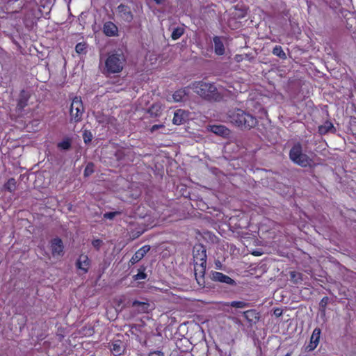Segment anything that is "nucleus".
I'll list each match as a JSON object with an SVG mask.
<instances>
[{"label": "nucleus", "mask_w": 356, "mask_h": 356, "mask_svg": "<svg viewBox=\"0 0 356 356\" xmlns=\"http://www.w3.org/2000/svg\"><path fill=\"white\" fill-rule=\"evenodd\" d=\"M194 273L200 286H205V273L207 267V249L202 244H195L193 249Z\"/></svg>", "instance_id": "f257e3e1"}, {"label": "nucleus", "mask_w": 356, "mask_h": 356, "mask_svg": "<svg viewBox=\"0 0 356 356\" xmlns=\"http://www.w3.org/2000/svg\"><path fill=\"white\" fill-rule=\"evenodd\" d=\"M229 118L232 123L237 127L245 129H250L254 127L257 122L255 118L241 109L230 111Z\"/></svg>", "instance_id": "f03ea898"}, {"label": "nucleus", "mask_w": 356, "mask_h": 356, "mask_svg": "<svg viewBox=\"0 0 356 356\" xmlns=\"http://www.w3.org/2000/svg\"><path fill=\"white\" fill-rule=\"evenodd\" d=\"M191 88L198 95L209 100H218L220 95L217 92L216 87L210 83L197 81L193 83Z\"/></svg>", "instance_id": "7ed1b4c3"}, {"label": "nucleus", "mask_w": 356, "mask_h": 356, "mask_svg": "<svg viewBox=\"0 0 356 356\" xmlns=\"http://www.w3.org/2000/svg\"><path fill=\"white\" fill-rule=\"evenodd\" d=\"M124 58L121 53H113L108 56L106 60V67L110 73L120 72L123 68Z\"/></svg>", "instance_id": "20e7f679"}, {"label": "nucleus", "mask_w": 356, "mask_h": 356, "mask_svg": "<svg viewBox=\"0 0 356 356\" xmlns=\"http://www.w3.org/2000/svg\"><path fill=\"white\" fill-rule=\"evenodd\" d=\"M289 156L295 163L302 167H307L312 163V159H310L307 154L302 152V147L299 144L292 147L290 151Z\"/></svg>", "instance_id": "39448f33"}, {"label": "nucleus", "mask_w": 356, "mask_h": 356, "mask_svg": "<svg viewBox=\"0 0 356 356\" xmlns=\"http://www.w3.org/2000/svg\"><path fill=\"white\" fill-rule=\"evenodd\" d=\"M84 113V108L81 97H75L72 99L70 108V119L74 122H80Z\"/></svg>", "instance_id": "423d86ee"}, {"label": "nucleus", "mask_w": 356, "mask_h": 356, "mask_svg": "<svg viewBox=\"0 0 356 356\" xmlns=\"http://www.w3.org/2000/svg\"><path fill=\"white\" fill-rule=\"evenodd\" d=\"M50 249L54 257H62L64 254V245L61 238L56 237L50 241Z\"/></svg>", "instance_id": "0eeeda50"}, {"label": "nucleus", "mask_w": 356, "mask_h": 356, "mask_svg": "<svg viewBox=\"0 0 356 356\" xmlns=\"http://www.w3.org/2000/svg\"><path fill=\"white\" fill-rule=\"evenodd\" d=\"M211 279L214 282L226 284L230 286H236L234 280L220 272L212 271L211 273Z\"/></svg>", "instance_id": "6e6552de"}, {"label": "nucleus", "mask_w": 356, "mask_h": 356, "mask_svg": "<svg viewBox=\"0 0 356 356\" xmlns=\"http://www.w3.org/2000/svg\"><path fill=\"white\" fill-rule=\"evenodd\" d=\"M90 265V259L88 255L84 254H80L75 263L76 268L81 270L83 274H86L88 272Z\"/></svg>", "instance_id": "1a4fd4ad"}, {"label": "nucleus", "mask_w": 356, "mask_h": 356, "mask_svg": "<svg viewBox=\"0 0 356 356\" xmlns=\"http://www.w3.org/2000/svg\"><path fill=\"white\" fill-rule=\"evenodd\" d=\"M150 250V245H145L138 250L129 260V264L134 265L140 261Z\"/></svg>", "instance_id": "9d476101"}, {"label": "nucleus", "mask_w": 356, "mask_h": 356, "mask_svg": "<svg viewBox=\"0 0 356 356\" xmlns=\"http://www.w3.org/2000/svg\"><path fill=\"white\" fill-rule=\"evenodd\" d=\"M244 318L250 324H256L260 318V314L256 309H249L243 312Z\"/></svg>", "instance_id": "9b49d317"}, {"label": "nucleus", "mask_w": 356, "mask_h": 356, "mask_svg": "<svg viewBox=\"0 0 356 356\" xmlns=\"http://www.w3.org/2000/svg\"><path fill=\"white\" fill-rule=\"evenodd\" d=\"M110 350L114 356H120L124 354L125 348L123 342L118 339L111 342Z\"/></svg>", "instance_id": "f8f14e48"}, {"label": "nucleus", "mask_w": 356, "mask_h": 356, "mask_svg": "<svg viewBox=\"0 0 356 356\" xmlns=\"http://www.w3.org/2000/svg\"><path fill=\"white\" fill-rule=\"evenodd\" d=\"M188 88H184L175 91L172 96L168 97L167 100L170 102H179L188 95Z\"/></svg>", "instance_id": "ddd939ff"}, {"label": "nucleus", "mask_w": 356, "mask_h": 356, "mask_svg": "<svg viewBox=\"0 0 356 356\" xmlns=\"http://www.w3.org/2000/svg\"><path fill=\"white\" fill-rule=\"evenodd\" d=\"M187 118L188 113L184 110L179 109L174 114L172 122L174 124L180 125L185 122Z\"/></svg>", "instance_id": "4468645a"}, {"label": "nucleus", "mask_w": 356, "mask_h": 356, "mask_svg": "<svg viewBox=\"0 0 356 356\" xmlns=\"http://www.w3.org/2000/svg\"><path fill=\"white\" fill-rule=\"evenodd\" d=\"M104 33L109 37L118 35V27L111 22H106L103 28Z\"/></svg>", "instance_id": "2eb2a0df"}, {"label": "nucleus", "mask_w": 356, "mask_h": 356, "mask_svg": "<svg viewBox=\"0 0 356 356\" xmlns=\"http://www.w3.org/2000/svg\"><path fill=\"white\" fill-rule=\"evenodd\" d=\"M214 51L218 55H223L225 54L224 44L220 37L216 36L213 38Z\"/></svg>", "instance_id": "dca6fc26"}, {"label": "nucleus", "mask_w": 356, "mask_h": 356, "mask_svg": "<svg viewBox=\"0 0 356 356\" xmlns=\"http://www.w3.org/2000/svg\"><path fill=\"white\" fill-rule=\"evenodd\" d=\"M209 129L213 133L219 136H227L229 134V129L223 125H213L209 127Z\"/></svg>", "instance_id": "f3484780"}, {"label": "nucleus", "mask_w": 356, "mask_h": 356, "mask_svg": "<svg viewBox=\"0 0 356 356\" xmlns=\"http://www.w3.org/2000/svg\"><path fill=\"white\" fill-rule=\"evenodd\" d=\"M318 131L321 134H326L329 132H334L335 128L332 122L326 121L323 124L318 127Z\"/></svg>", "instance_id": "a211bd4d"}, {"label": "nucleus", "mask_w": 356, "mask_h": 356, "mask_svg": "<svg viewBox=\"0 0 356 356\" xmlns=\"http://www.w3.org/2000/svg\"><path fill=\"white\" fill-rule=\"evenodd\" d=\"M149 303L145 302H140L138 300H134L132 302V307L137 309L138 312L140 313H145L148 310Z\"/></svg>", "instance_id": "6ab92c4d"}, {"label": "nucleus", "mask_w": 356, "mask_h": 356, "mask_svg": "<svg viewBox=\"0 0 356 356\" xmlns=\"http://www.w3.org/2000/svg\"><path fill=\"white\" fill-rule=\"evenodd\" d=\"M29 98V93L25 91H22L18 100L17 108L20 110L23 109L27 105Z\"/></svg>", "instance_id": "aec40b11"}, {"label": "nucleus", "mask_w": 356, "mask_h": 356, "mask_svg": "<svg viewBox=\"0 0 356 356\" xmlns=\"http://www.w3.org/2000/svg\"><path fill=\"white\" fill-rule=\"evenodd\" d=\"M147 228L140 227H138L136 228L135 229H132L130 232H129V238L131 241L135 240L138 238L139 236H140L146 230Z\"/></svg>", "instance_id": "412c9836"}, {"label": "nucleus", "mask_w": 356, "mask_h": 356, "mask_svg": "<svg viewBox=\"0 0 356 356\" xmlns=\"http://www.w3.org/2000/svg\"><path fill=\"white\" fill-rule=\"evenodd\" d=\"M163 111V106L161 104L156 103L153 104L149 109V113L152 116H159Z\"/></svg>", "instance_id": "4be33fe9"}, {"label": "nucleus", "mask_w": 356, "mask_h": 356, "mask_svg": "<svg viewBox=\"0 0 356 356\" xmlns=\"http://www.w3.org/2000/svg\"><path fill=\"white\" fill-rule=\"evenodd\" d=\"M225 305L231 306L235 308H244L248 306V303L243 301H232L230 302H227Z\"/></svg>", "instance_id": "5701e85b"}, {"label": "nucleus", "mask_w": 356, "mask_h": 356, "mask_svg": "<svg viewBox=\"0 0 356 356\" xmlns=\"http://www.w3.org/2000/svg\"><path fill=\"white\" fill-rule=\"evenodd\" d=\"M273 54L282 59L286 57L281 46H275L273 50Z\"/></svg>", "instance_id": "b1692460"}, {"label": "nucleus", "mask_w": 356, "mask_h": 356, "mask_svg": "<svg viewBox=\"0 0 356 356\" xmlns=\"http://www.w3.org/2000/svg\"><path fill=\"white\" fill-rule=\"evenodd\" d=\"M203 238L209 241L211 243H216L218 241L217 236L210 232H204L203 234Z\"/></svg>", "instance_id": "393cba45"}, {"label": "nucleus", "mask_w": 356, "mask_h": 356, "mask_svg": "<svg viewBox=\"0 0 356 356\" xmlns=\"http://www.w3.org/2000/svg\"><path fill=\"white\" fill-rule=\"evenodd\" d=\"M184 34V29L180 27L175 29L171 34L172 40H176Z\"/></svg>", "instance_id": "a878e982"}, {"label": "nucleus", "mask_w": 356, "mask_h": 356, "mask_svg": "<svg viewBox=\"0 0 356 356\" xmlns=\"http://www.w3.org/2000/svg\"><path fill=\"white\" fill-rule=\"evenodd\" d=\"M321 333V329L318 327H316L312 332L310 340L319 343Z\"/></svg>", "instance_id": "bb28decb"}, {"label": "nucleus", "mask_w": 356, "mask_h": 356, "mask_svg": "<svg viewBox=\"0 0 356 356\" xmlns=\"http://www.w3.org/2000/svg\"><path fill=\"white\" fill-rule=\"evenodd\" d=\"M290 277L291 280L296 284L302 280L301 274L296 271H291L290 273Z\"/></svg>", "instance_id": "cd10ccee"}, {"label": "nucleus", "mask_w": 356, "mask_h": 356, "mask_svg": "<svg viewBox=\"0 0 356 356\" xmlns=\"http://www.w3.org/2000/svg\"><path fill=\"white\" fill-rule=\"evenodd\" d=\"M5 188L10 192L14 191L16 188V181L14 179H10L5 184Z\"/></svg>", "instance_id": "c85d7f7f"}, {"label": "nucleus", "mask_w": 356, "mask_h": 356, "mask_svg": "<svg viewBox=\"0 0 356 356\" xmlns=\"http://www.w3.org/2000/svg\"><path fill=\"white\" fill-rule=\"evenodd\" d=\"M328 302H329V298L327 296H325L321 300V301L319 302V307H320V310L322 312H323V313L325 312V309H326Z\"/></svg>", "instance_id": "c756f323"}, {"label": "nucleus", "mask_w": 356, "mask_h": 356, "mask_svg": "<svg viewBox=\"0 0 356 356\" xmlns=\"http://www.w3.org/2000/svg\"><path fill=\"white\" fill-rule=\"evenodd\" d=\"M118 9L120 12L124 11V15H125L124 18L126 20L130 21L132 19V15H131L130 11H127L126 10L127 8L124 6H122V5L118 7Z\"/></svg>", "instance_id": "7c9ffc66"}, {"label": "nucleus", "mask_w": 356, "mask_h": 356, "mask_svg": "<svg viewBox=\"0 0 356 356\" xmlns=\"http://www.w3.org/2000/svg\"><path fill=\"white\" fill-rule=\"evenodd\" d=\"M94 172V165L91 163H88L84 170V176L88 177Z\"/></svg>", "instance_id": "2f4dec72"}, {"label": "nucleus", "mask_w": 356, "mask_h": 356, "mask_svg": "<svg viewBox=\"0 0 356 356\" xmlns=\"http://www.w3.org/2000/svg\"><path fill=\"white\" fill-rule=\"evenodd\" d=\"M120 214V212L119 211L107 212L104 214V217L107 220H112L116 216H118Z\"/></svg>", "instance_id": "473e14b6"}, {"label": "nucleus", "mask_w": 356, "mask_h": 356, "mask_svg": "<svg viewBox=\"0 0 356 356\" xmlns=\"http://www.w3.org/2000/svg\"><path fill=\"white\" fill-rule=\"evenodd\" d=\"M86 46L84 43H78L76 45L75 50L78 54H83L86 51Z\"/></svg>", "instance_id": "72a5a7b5"}, {"label": "nucleus", "mask_w": 356, "mask_h": 356, "mask_svg": "<svg viewBox=\"0 0 356 356\" xmlns=\"http://www.w3.org/2000/svg\"><path fill=\"white\" fill-rule=\"evenodd\" d=\"M58 147L62 149H68L70 147V142L68 140H63L58 144Z\"/></svg>", "instance_id": "f704fd0d"}, {"label": "nucleus", "mask_w": 356, "mask_h": 356, "mask_svg": "<svg viewBox=\"0 0 356 356\" xmlns=\"http://www.w3.org/2000/svg\"><path fill=\"white\" fill-rule=\"evenodd\" d=\"M102 244H103V241L101 239H94L92 241V245L97 251L99 250Z\"/></svg>", "instance_id": "c9c22d12"}, {"label": "nucleus", "mask_w": 356, "mask_h": 356, "mask_svg": "<svg viewBox=\"0 0 356 356\" xmlns=\"http://www.w3.org/2000/svg\"><path fill=\"white\" fill-rule=\"evenodd\" d=\"M83 140L86 143H88L92 140V135L91 132L85 131L83 134Z\"/></svg>", "instance_id": "e433bc0d"}, {"label": "nucleus", "mask_w": 356, "mask_h": 356, "mask_svg": "<svg viewBox=\"0 0 356 356\" xmlns=\"http://www.w3.org/2000/svg\"><path fill=\"white\" fill-rule=\"evenodd\" d=\"M147 277V274L144 272V270L139 272L134 276L135 280H145Z\"/></svg>", "instance_id": "4c0bfd02"}, {"label": "nucleus", "mask_w": 356, "mask_h": 356, "mask_svg": "<svg viewBox=\"0 0 356 356\" xmlns=\"http://www.w3.org/2000/svg\"><path fill=\"white\" fill-rule=\"evenodd\" d=\"M318 345V343L310 340L309 345L306 347V350H307L308 351L314 350L317 347Z\"/></svg>", "instance_id": "58836bf2"}, {"label": "nucleus", "mask_w": 356, "mask_h": 356, "mask_svg": "<svg viewBox=\"0 0 356 356\" xmlns=\"http://www.w3.org/2000/svg\"><path fill=\"white\" fill-rule=\"evenodd\" d=\"M147 356H165V355L161 350H153L150 351Z\"/></svg>", "instance_id": "ea45409f"}, {"label": "nucleus", "mask_w": 356, "mask_h": 356, "mask_svg": "<svg viewBox=\"0 0 356 356\" xmlns=\"http://www.w3.org/2000/svg\"><path fill=\"white\" fill-rule=\"evenodd\" d=\"M273 314L277 317L281 316L282 315V309H281L280 308L274 309Z\"/></svg>", "instance_id": "a19ab883"}, {"label": "nucleus", "mask_w": 356, "mask_h": 356, "mask_svg": "<svg viewBox=\"0 0 356 356\" xmlns=\"http://www.w3.org/2000/svg\"><path fill=\"white\" fill-rule=\"evenodd\" d=\"M215 267L218 270H222V264L219 260L215 261Z\"/></svg>", "instance_id": "79ce46f5"}, {"label": "nucleus", "mask_w": 356, "mask_h": 356, "mask_svg": "<svg viewBox=\"0 0 356 356\" xmlns=\"http://www.w3.org/2000/svg\"><path fill=\"white\" fill-rule=\"evenodd\" d=\"M163 124H155V125H153L151 128V131L153 132L156 130H157L158 129L161 128V127H163Z\"/></svg>", "instance_id": "37998d69"}, {"label": "nucleus", "mask_w": 356, "mask_h": 356, "mask_svg": "<svg viewBox=\"0 0 356 356\" xmlns=\"http://www.w3.org/2000/svg\"><path fill=\"white\" fill-rule=\"evenodd\" d=\"M157 4H161L164 0H154Z\"/></svg>", "instance_id": "c03bdc74"}, {"label": "nucleus", "mask_w": 356, "mask_h": 356, "mask_svg": "<svg viewBox=\"0 0 356 356\" xmlns=\"http://www.w3.org/2000/svg\"><path fill=\"white\" fill-rule=\"evenodd\" d=\"M225 225H227V227H230V226H229V225H230V224L226 223V224H225Z\"/></svg>", "instance_id": "a18cd8bd"}, {"label": "nucleus", "mask_w": 356, "mask_h": 356, "mask_svg": "<svg viewBox=\"0 0 356 356\" xmlns=\"http://www.w3.org/2000/svg\"><path fill=\"white\" fill-rule=\"evenodd\" d=\"M285 356H290L289 354H286Z\"/></svg>", "instance_id": "49530a36"}]
</instances>
